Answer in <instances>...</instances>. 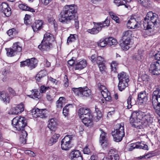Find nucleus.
I'll return each instance as SVG.
<instances>
[{
  "label": "nucleus",
  "instance_id": "obj_48",
  "mask_svg": "<svg viewBox=\"0 0 160 160\" xmlns=\"http://www.w3.org/2000/svg\"><path fill=\"white\" fill-rule=\"evenodd\" d=\"M17 32L16 29L14 28H12L9 30L7 32V33L10 37H12L16 35Z\"/></svg>",
  "mask_w": 160,
  "mask_h": 160
},
{
  "label": "nucleus",
  "instance_id": "obj_11",
  "mask_svg": "<svg viewBox=\"0 0 160 160\" xmlns=\"http://www.w3.org/2000/svg\"><path fill=\"white\" fill-rule=\"evenodd\" d=\"M145 112L141 111L137 112L135 111L133 112L131 114L130 118V121L131 122H133L134 119L140 121L142 120V122H143V118L144 117Z\"/></svg>",
  "mask_w": 160,
  "mask_h": 160
},
{
  "label": "nucleus",
  "instance_id": "obj_1",
  "mask_svg": "<svg viewBox=\"0 0 160 160\" xmlns=\"http://www.w3.org/2000/svg\"><path fill=\"white\" fill-rule=\"evenodd\" d=\"M77 8L74 5H66L58 16L59 21L63 23L68 24L76 16Z\"/></svg>",
  "mask_w": 160,
  "mask_h": 160
},
{
  "label": "nucleus",
  "instance_id": "obj_12",
  "mask_svg": "<svg viewBox=\"0 0 160 160\" xmlns=\"http://www.w3.org/2000/svg\"><path fill=\"white\" fill-rule=\"evenodd\" d=\"M119 157L117 152L114 148L110 149L108 152V156L104 157L102 160H118Z\"/></svg>",
  "mask_w": 160,
  "mask_h": 160
},
{
  "label": "nucleus",
  "instance_id": "obj_37",
  "mask_svg": "<svg viewBox=\"0 0 160 160\" xmlns=\"http://www.w3.org/2000/svg\"><path fill=\"white\" fill-rule=\"evenodd\" d=\"M19 8L22 10L28 11L32 12H34L35 10L34 9L28 7L23 4H19L18 6Z\"/></svg>",
  "mask_w": 160,
  "mask_h": 160
},
{
  "label": "nucleus",
  "instance_id": "obj_17",
  "mask_svg": "<svg viewBox=\"0 0 160 160\" xmlns=\"http://www.w3.org/2000/svg\"><path fill=\"white\" fill-rule=\"evenodd\" d=\"M52 47V43L42 40L40 44L38 46V48L42 51H48Z\"/></svg>",
  "mask_w": 160,
  "mask_h": 160
},
{
  "label": "nucleus",
  "instance_id": "obj_33",
  "mask_svg": "<svg viewBox=\"0 0 160 160\" xmlns=\"http://www.w3.org/2000/svg\"><path fill=\"white\" fill-rule=\"evenodd\" d=\"M0 98L1 100L4 102L8 103L9 102L10 98L8 93L4 92H0Z\"/></svg>",
  "mask_w": 160,
  "mask_h": 160
},
{
  "label": "nucleus",
  "instance_id": "obj_47",
  "mask_svg": "<svg viewBox=\"0 0 160 160\" xmlns=\"http://www.w3.org/2000/svg\"><path fill=\"white\" fill-rule=\"evenodd\" d=\"M109 15L112 19L115 21L117 23H119L120 22L119 18L115 13L112 12H110Z\"/></svg>",
  "mask_w": 160,
  "mask_h": 160
},
{
  "label": "nucleus",
  "instance_id": "obj_51",
  "mask_svg": "<svg viewBox=\"0 0 160 160\" xmlns=\"http://www.w3.org/2000/svg\"><path fill=\"white\" fill-rule=\"evenodd\" d=\"M118 63L115 61H112L111 64V67L112 71L114 72L116 71L117 68Z\"/></svg>",
  "mask_w": 160,
  "mask_h": 160
},
{
  "label": "nucleus",
  "instance_id": "obj_28",
  "mask_svg": "<svg viewBox=\"0 0 160 160\" xmlns=\"http://www.w3.org/2000/svg\"><path fill=\"white\" fill-rule=\"evenodd\" d=\"M38 60L35 58L28 59V67L30 69L35 68L37 65Z\"/></svg>",
  "mask_w": 160,
  "mask_h": 160
},
{
  "label": "nucleus",
  "instance_id": "obj_50",
  "mask_svg": "<svg viewBox=\"0 0 160 160\" xmlns=\"http://www.w3.org/2000/svg\"><path fill=\"white\" fill-rule=\"evenodd\" d=\"M75 34H70L67 39V43L69 44V43H71L76 40Z\"/></svg>",
  "mask_w": 160,
  "mask_h": 160
},
{
  "label": "nucleus",
  "instance_id": "obj_43",
  "mask_svg": "<svg viewBox=\"0 0 160 160\" xmlns=\"http://www.w3.org/2000/svg\"><path fill=\"white\" fill-rule=\"evenodd\" d=\"M133 121V122H131L130 121V123L132 124V126L137 128L140 129L142 128V126L141 125L142 122H141L140 121L136 120L135 119H134Z\"/></svg>",
  "mask_w": 160,
  "mask_h": 160
},
{
  "label": "nucleus",
  "instance_id": "obj_20",
  "mask_svg": "<svg viewBox=\"0 0 160 160\" xmlns=\"http://www.w3.org/2000/svg\"><path fill=\"white\" fill-rule=\"evenodd\" d=\"M148 95L145 91H141L138 94L137 100L141 103L145 102L148 100Z\"/></svg>",
  "mask_w": 160,
  "mask_h": 160
},
{
  "label": "nucleus",
  "instance_id": "obj_59",
  "mask_svg": "<svg viewBox=\"0 0 160 160\" xmlns=\"http://www.w3.org/2000/svg\"><path fill=\"white\" fill-rule=\"evenodd\" d=\"M63 82L65 87H67L68 86V79L67 75H65L64 77Z\"/></svg>",
  "mask_w": 160,
  "mask_h": 160
},
{
  "label": "nucleus",
  "instance_id": "obj_62",
  "mask_svg": "<svg viewBox=\"0 0 160 160\" xmlns=\"http://www.w3.org/2000/svg\"><path fill=\"white\" fill-rule=\"evenodd\" d=\"M25 153L29 155L31 157H34L35 156V154L33 152L28 150H26L25 151Z\"/></svg>",
  "mask_w": 160,
  "mask_h": 160
},
{
  "label": "nucleus",
  "instance_id": "obj_42",
  "mask_svg": "<svg viewBox=\"0 0 160 160\" xmlns=\"http://www.w3.org/2000/svg\"><path fill=\"white\" fill-rule=\"evenodd\" d=\"M47 72L45 70L40 71L36 76V79L37 81L39 82L41 78L47 75Z\"/></svg>",
  "mask_w": 160,
  "mask_h": 160
},
{
  "label": "nucleus",
  "instance_id": "obj_57",
  "mask_svg": "<svg viewBox=\"0 0 160 160\" xmlns=\"http://www.w3.org/2000/svg\"><path fill=\"white\" fill-rule=\"evenodd\" d=\"M100 71L102 73H103L105 71L106 68L105 63L98 65Z\"/></svg>",
  "mask_w": 160,
  "mask_h": 160
},
{
  "label": "nucleus",
  "instance_id": "obj_35",
  "mask_svg": "<svg viewBox=\"0 0 160 160\" xmlns=\"http://www.w3.org/2000/svg\"><path fill=\"white\" fill-rule=\"evenodd\" d=\"M38 113V117L41 118H46L48 116V111L46 109H39Z\"/></svg>",
  "mask_w": 160,
  "mask_h": 160
},
{
  "label": "nucleus",
  "instance_id": "obj_4",
  "mask_svg": "<svg viewBox=\"0 0 160 160\" xmlns=\"http://www.w3.org/2000/svg\"><path fill=\"white\" fill-rule=\"evenodd\" d=\"M95 112L94 113L93 115H90L87 117H84L83 118H81L85 125L88 126L92 122L93 119L94 121L98 122L102 117V114L101 111L96 106L95 107Z\"/></svg>",
  "mask_w": 160,
  "mask_h": 160
},
{
  "label": "nucleus",
  "instance_id": "obj_56",
  "mask_svg": "<svg viewBox=\"0 0 160 160\" xmlns=\"http://www.w3.org/2000/svg\"><path fill=\"white\" fill-rule=\"evenodd\" d=\"M54 97L50 92L47 93L46 94V98L47 100L51 102H52Z\"/></svg>",
  "mask_w": 160,
  "mask_h": 160
},
{
  "label": "nucleus",
  "instance_id": "obj_32",
  "mask_svg": "<svg viewBox=\"0 0 160 160\" xmlns=\"http://www.w3.org/2000/svg\"><path fill=\"white\" fill-rule=\"evenodd\" d=\"M60 135L58 134H55L50 138L48 142V144L51 146L58 141V138L60 137Z\"/></svg>",
  "mask_w": 160,
  "mask_h": 160
},
{
  "label": "nucleus",
  "instance_id": "obj_23",
  "mask_svg": "<svg viewBox=\"0 0 160 160\" xmlns=\"http://www.w3.org/2000/svg\"><path fill=\"white\" fill-rule=\"evenodd\" d=\"M80 93V96L88 97L91 95L92 92L91 90L88 89L87 87H82Z\"/></svg>",
  "mask_w": 160,
  "mask_h": 160
},
{
  "label": "nucleus",
  "instance_id": "obj_45",
  "mask_svg": "<svg viewBox=\"0 0 160 160\" xmlns=\"http://www.w3.org/2000/svg\"><path fill=\"white\" fill-rule=\"evenodd\" d=\"M131 31L128 30L125 31L123 33V35L122 37V40L126 39H131Z\"/></svg>",
  "mask_w": 160,
  "mask_h": 160
},
{
  "label": "nucleus",
  "instance_id": "obj_24",
  "mask_svg": "<svg viewBox=\"0 0 160 160\" xmlns=\"http://www.w3.org/2000/svg\"><path fill=\"white\" fill-rule=\"evenodd\" d=\"M31 98L38 100L42 97V94L37 89H34L32 91L31 94L29 96Z\"/></svg>",
  "mask_w": 160,
  "mask_h": 160
},
{
  "label": "nucleus",
  "instance_id": "obj_3",
  "mask_svg": "<svg viewBox=\"0 0 160 160\" xmlns=\"http://www.w3.org/2000/svg\"><path fill=\"white\" fill-rule=\"evenodd\" d=\"M112 134L114 141L117 142L121 141L125 136L123 123L117 124L115 126L114 130L112 132Z\"/></svg>",
  "mask_w": 160,
  "mask_h": 160
},
{
  "label": "nucleus",
  "instance_id": "obj_10",
  "mask_svg": "<svg viewBox=\"0 0 160 160\" xmlns=\"http://www.w3.org/2000/svg\"><path fill=\"white\" fill-rule=\"evenodd\" d=\"M149 71L152 74L158 75L160 74V61L158 62H153L150 65Z\"/></svg>",
  "mask_w": 160,
  "mask_h": 160
},
{
  "label": "nucleus",
  "instance_id": "obj_21",
  "mask_svg": "<svg viewBox=\"0 0 160 160\" xmlns=\"http://www.w3.org/2000/svg\"><path fill=\"white\" fill-rule=\"evenodd\" d=\"M78 113L80 114V118H82L85 116H88L90 115H92L90 112L89 109L86 108H80L78 111Z\"/></svg>",
  "mask_w": 160,
  "mask_h": 160
},
{
  "label": "nucleus",
  "instance_id": "obj_36",
  "mask_svg": "<svg viewBox=\"0 0 160 160\" xmlns=\"http://www.w3.org/2000/svg\"><path fill=\"white\" fill-rule=\"evenodd\" d=\"M99 88L101 91V94L104 98H106V97H107L108 95L110 94V93L107 92V90L103 85H100Z\"/></svg>",
  "mask_w": 160,
  "mask_h": 160
},
{
  "label": "nucleus",
  "instance_id": "obj_7",
  "mask_svg": "<svg viewBox=\"0 0 160 160\" xmlns=\"http://www.w3.org/2000/svg\"><path fill=\"white\" fill-rule=\"evenodd\" d=\"M73 137L72 135H67L61 142V147L62 150H69L72 147L71 144Z\"/></svg>",
  "mask_w": 160,
  "mask_h": 160
},
{
  "label": "nucleus",
  "instance_id": "obj_2",
  "mask_svg": "<svg viewBox=\"0 0 160 160\" xmlns=\"http://www.w3.org/2000/svg\"><path fill=\"white\" fill-rule=\"evenodd\" d=\"M159 23V20L158 14L152 12H149L144 19L143 28L146 30L153 29L157 30Z\"/></svg>",
  "mask_w": 160,
  "mask_h": 160
},
{
  "label": "nucleus",
  "instance_id": "obj_25",
  "mask_svg": "<svg viewBox=\"0 0 160 160\" xmlns=\"http://www.w3.org/2000/svg\"><path fill=\"white\" fill-rule=\"evenodd\" d=\"M123 41L120 44V46L122 48L124 51H127L130 48V42L131 41V39H127L122 40Z\"/></svg>",
  "mask_w": 160,
  "mask_h": 160
},
{
  "label": "nucleus",
  "instance_id": "obj_16",
  "mask_svg": "<svg viewBox=\"0 0 160 160\" xmlns=\"http://www.w3.org/2000/svg\"><path fill=\"white\" fill-rule=\"evenodd\" d=\"M135 148L142 149L147 150H148V147L147 145L142 143L141 142H137L131 144L129 150L130 151H131Z\"/></svg>",
  "mask_w": 160,
  "mask_h": 160
},
{
  "label": "nucleus",
  "instance_id": "obj_30",
  "mask_svg": "<svg viewBox=\"0 0 160 160\" xmlns=\"http://www.w3.org/2000/svg\"><path fill=\"white\" fill-rule=\"evenodd\" d=\"M87 65L86 61L83 60L76 64L75 69L81 70L86 67Z\"/></svg>",
  "mask_w": 160,
  "mask_h": 160
},
{
  "label": "nucleus",
  "instance_id": "obj_18",
  "mask_svg": "<svg viewBox=\"0 0 160 160\" xmlns=\"http://www.w3.org/2000/svg\"><path fill=\"white\" fill-rule=\"evenodd\" d=\"M70 157L71 160H83L81 152L78 150H74L70 153Z\"/></svg>",
  "mask_w": 160,
  "mask_h": 160
},
{
  "label": "nucleus",
  "instance_id": "obj_13",
  "mask_svg": "<svg viewBox=\"0 0 160 160\" xmlns=\"http://www.w3.org/2000/svg\"><path fill=\"white\" fill-rule=\"evenodd\" d=\"M152 102L153 106H155L156 103L157 105H160V89H157L154 91L152 94Z\"/></svg>",
  "mask_w": 160,
  "mask_h": 160
},
{
  "label": "nucleus",
  "instance_id": "obj_19",
  "mask_svg": "<svg viewBox=\"0 0 160 160\" xmlns=\"http://www.w3.org/2000/svg\"><path fill=\"white\" fill-rule=\"evenodd\" d=\"M43 22L40 20H35L32 25V27L34 32H38L42 28Z\"/></svg>",
  "mask_w": 160,
  "mask_h": 160
},
{
  "label": "nucleus",
  "instance_id": "obj_44",
  "mask_svg": "<svg viewBox=\"0 0 160 160\" xmlns=\"http://www.w3.org/2000/svg\"><path fill=\"white\" fill-rule=\"evenodd\" d=\"M131 1L132 0H115L114 2L118 7L120 5H124L127 8L126 5L125 4L126 3V1L129 2Z\"/></svg>",
  "mask_w": 160,
  "mask_h": 160
},
{
  "label": "nucleus",
  "instance_id": "obj_14",
  "mask_svg": "<svg viewBox=\"0 0 160 160\" xmlns=\"http://www.w3.org/2000/svg\"><path fill=\"white\" fill-rule=\"evenodd\" d=\"M0 10L6 17H9L11 13V9L8 3L2 2L0 5Z\"/></svg>",
  "mask_w": 160,
  "mask_h": 160
},
{
  "label": "nucleus",
  "instance_id": "obj_15",
  "mask_svg": "<svg viewBox=\"0 0 160 160\" xmlns=\"http://www.w3.org/2000/svg\"><path fill=\"white\" fill-rule=\"evenodd\" d=\"M127 27L130 29H135L139 28V24L136 19L133 17H131L127 24Z\"/></svg>",
  "mask_w": 160,
  "mask_h": 160
},
{
  "label": "nucleus",
  "instance_id": "obj_49",
  "mask_svg": "<svg viewBox=\"0 0 160 160\" xmlns=\"http://www.w3.org/2000/svg\"><path fill=\"white\" fill-rule=\"evenodd\" d=\"M39 109L38 108H34L32 110L31 113L33 117L35 118L38 117V113L39 112Z\"/></svg>",
  "mask_w": 160,
  "mask_h": 160
},
{
  "label": "nucleus",
  "instance_id": "obj_64",
  "mask_svg": "<svg viewBox=\"0 0 160 160\" xmlns=\"http://www.w3.org/2000/svg\"><path fill=\"white\" fill-rule=\"evenodd\" d=\"M21 133L20 137H22V138H27L28 135V133L27 132L24 130H22Z\"/></svg>",
  "mask_w": 160,
  "mask_h": 160
},
{
  "label": "nucleus",
  "instance_id": "obj_9",
  "mask_svg": "<svg viewBox=\"0 0 160 160\" xmlns=\"http://www.w3.org/2000/svg\"><path fill=\"white\" fill-rule=\"evenodd\" d=\"M154 116L152 112H147L143 118V122L142 124L145 127L149 126L153 122Z\"/></svg>",
  "mask_w": 160,
  "mask_h": 160
},
{
  "label": "nucleus",
  "instance_id": "obj_5",
  "mask_svg": "<svg viewBox=\"0 0 160 160\" xmlns=\"http://www.w3.org/2000/svg\"><path fill=\"white\" fill-rule=\"evenodd\" d=\"M110 22V20L108 18L104 22H93V28L91 29H88L87 32L92 34H97L101 30L102 27L109 26Z\"/></svg>",
  "mask_w": 160,
  "mask_h": 160
},
{
  "label": "nucleus",
  "instance_id": "obj_53",
  "mask_svg": "<svg viewBox=\"0 0 160 160\" xmlns=\"http://www.w3.org/2000/svg\"><path fill=\"white\" fill-rule=\"evenodd\" d=\"M143 57V56L142 51L141 50H138V54L135 57L139 61H141L142 60Z\"/></svg>",
  "mask_w": 160,
  "mask_h": 160
},
{
  "label": "nucleus",
  "instance_id": "obj_39",
  "mask_svg": "<svg viewBox=\"0 0 160 160\" xmlns=\"http://www.w3.org/2000/svg\"><path fill=\"white\" fill-rule=\"evenodd\" d=\"M108 45L109 46L115 45L118 43V42L116 39L113 38L112 37H109L106 38Z\"/></svg>",
  "mask_w": 160,
  "mask_h": 160
},
{
  "label": "nucleus",
  "instance_id": "obj_29",
  "mask_svg": "<svg viewBox=\"0 0 160 160\" xmlns=\"http://www.w3.org/2000/svg\"><path fill=\"white\" fill-rule=\"evenodd\" d=\"M66 103V100L64 97H60L56 102V107L59 110H61Z\"/></svg>",
  "mask_w": 160,
  "mask_h": 160
},
{
  "label": "nucleus",
  "instance_id": "obj_52",
  "mask_svg": "<svg viewBox=\"0 0 160 160\" xmlns=\"http://www.w3.org/2000/svg\"><path fill=\"white\" fill-rule=\"evenodd\" d=\"M96 62L98 65L105 63L104 59L102 57L98 56L97 57Z\"/></svg>",
  "mask_w": 160,
  "mask_h": 160
},
{
  "label": "nucleus",
  "instance_id": "obj_27",
  "mask_svg": "<svg viewBox=\"0 0 160 160\" xmlns=\"http://www.w3.org/2000/svg\"><path fill=\"white\" fill-rule=\"evenodd\" d=\"M118 77L119 81L129 82V81L128 76L124 72L118 73Z\"/></svg>",
  "mask_w": 160,
  "mask_h": 160
},
{
  "label": "nucleus",
  "instance_id": "obj_8",
  "mask_svg": "<svg viewBox=\"0 0 160 160\" xmlns=\"http://www.w3.org/2000/svg\"><path fill=\"white\" fill-rule=\"evenodd\" d=\"M99 131L101 132L99 138V142L102 148L105 149L107 147H109L110 144L107 140L106 133L101 128L99 129Z\"/></svg>",
  "mask_w": 160,
  "mask_h": 160
},
{
  "label": "nucleus",
  "instance_id": "obj_38",
  "mask_svg": "<svg viewBox=\"0 0 160 160\" xmlns=\"http://www.w3.org/2000/svg\"><path fill=\"white\" fill-rule=\"evenodd\" d=\"M127 102L128 104L127 107L129 109L131 108L132 105L135 104L136 102L135 100L133 99L132 96L130 95L127 100Z\"/></svg>",
  "mask_w": 160,
  "mask_h": 160
},
{
  "label": "nucleus",
  "instance_id": "obj_54",
  "mask_svg": "<svg viewBox=\"0 0 160 160\" xmlns=\"http://www.w3.org/2000/svg\"><path fill=\"white\" fill-rule=\"evenodd\" d=\"M78 16L76 15L73 19V21H71L70 22L74 21V26L76 29H78L79 28V23L78 20Z\"/></svg>",
  "mask_w": 160,
  "mask_h": 160
},
{
  "label": "nucleus",
  "instance_id": "obj_55",
  "mask_svg": "<svg viewBox=\"0 0 160 160\" xmlns=\"http://www.w3.org/2000/svg\"><path fill=\"white\" fill-rule=\"evenodd\" d=\"M81 89L82 87H79L78 88H72V90L76 95L80 96V93H81Z\"/></svg>",
  "mask_w": 160,
  "mask_h": 160
},
{
  "label": "nucleus",
  "instance_id": "obj_63",
  "mask_svg": "<svg viewBox=\"0 0 160 160\" xmlns=\"http://www.w3.org/2000/svg\"><path fill=\"white\" fill-rule=\"evenodd\" d=\"M155 59L156 60H157V61L155 62H159L160 61V52H159L158 53L154 55Z\"/></svg>",
  "mask_w": 160,
  "mask_h": 160
},
{
  "label": "nucleus",
  "instance_id": "obj_31",
  "mask_svg": "<svg viewBox=\"0 0 160 160\" xmlns=\"http://www.w3.org/2000/svg\"><path fill=\"white\" fill-rule=\"evenodd\" d=\"M57 124L53 118L51 119L49 121L48 127L51 131H55L57 128Z\"/></svg>",
  "mask_w": 160,
  "mask_h": 160
},
{
  "label": "nucleus",
  "instance_id": "obj_22",
  "mask_svg": "<svg viewBox=\"0 0 160 160\" xmlns=\"http://www.w3.org/2000/svg\"><path fill=\"white\" fill-rule=\"evenodd\" d=\"M24 110V106L22 103L18 105L12 109V114H18L21 113Z\"/></svg>",
  "mask_w": 160,
  "mask_h": 160
},
{
  "label": "nucleus",
  "instance_id": "obj_6",
  "mask_svg": "<svg viewBox=\"0 0 160 160\" xmlns=\"http://www.w3.org/2000/svg\"><path fill=\"white\" fill-rule=\"evenodd\" d=\"M12 124L16 130H24L25 127L27 125V120L24 117H17L12 119Z\"/></svg>",
  "mask_w": 160,
  "mask_h": 160
},
{
  "label": "nucleus",
  "instance_id": "obj_58",
  "mask_svg": "<svg viewBox=\"0 0 160 160\" xmlns=\"http://www.w3.org/2000/svg\"><path fill=\"white\" fill-rule=\"evenodd\" d=\"M49 88V87L42 86L40 87V92L41 93H45Z\"/></svg>",
  "mask_w": 160,
  "mask_h": 160
},
{
  "label": "nucleus",
  "instance_id": "obj_41",
  "mask_svg": "<svg viewBox=\"0 0 160 160\" xmlns=\"http://www.w3.org/2000/svg\"><path fill=\"white\" fill-rule=\"evenodd\" d=\"M12 48L15 50L17 53L18 52H20L22 50V47L20 46V44L19 42H17L13 43Z\"/></svg>",
  "mask_w": 160,
  "mask_h": 160
},
{
  "label": "nucleus",
  "instance_id": "obj_46",
  "mask_svg": "<svg viewBox=\"0 0 160 160\" xmlns=\"http://www.w3.org/2000/svg\"><path fill=\"white\" fill-rule=\"evenodd\" d=\"M107 38L100 39L98 42V45L101 47H104L108 45Z\"/></svg>",
  "mask_w": 160,
  "mask_h": 160
},
{
  "label": "nucleus",
  "instance_id": "obj_40",
  "mask_svg": "<svg viewBox=\"0 0 160 160\" xmlns=\"http://www.w3.org/2000/svg\"><path fill=\"white\" fill-rule=\"evenodd\" d=\"M6 49L7 51V54L8 56L12 57L17 53L16 50H14L12 47L10 48H6Z\"/></svg>",
  "mask_w": 160,
  "mask_h": 160
},
{
  "label": "nucleus",
  "instance_id": "obj_61",
  "mask_svg": "<svg viewBox=\"0 0 160 160\" xmlns=\"http://www.w3.org/2000/svg\"><path fill=\"white\" fill-rule=\"evenodd\" d=\"M20 66L21 67H24L27 66L28 67V59L24 61H22L20 62Z\"/></svg>",
  "mask_w": 160,
  "mask_h": 160
},
{
  "label": "nucleus",
  "instance_id": "obj_60",
  "mask_svg": "<svg viewBox=\"0 0 160 160\" xmlns=\"http://www.w3.org/2000/svg\"><path fill=\"white\" fill-rule=\"evenodd\" d=\"M141 79L144 82H147L149 80V78L147 75L146 74H144L142 76Z\"/></svg>",
  "mask_w": 160,
  "mask_h": 160
},
{
  "label": "nucleus",
  "instance_id": "obj_26",
  "mask_svg": "<svg viewBox=\"0 0 160 160\" xmlns=\"http://www.w3.org/2000/svg\"><path fill=\"white\" fill-rule=\"evenodd\" d=\"M55 39L53 35L49 33L46 32L44 35L43 41L52 43Z\"/></svg>",
  "mask_w": 160,
  "mask_h": 160
},
{
  "label": "nucleus",
  "instance_id": "obj_34",
  "mask_svg": "<svg viewBox=\"0 0 160 160\" xmlns=\"http://www.w3.org/2000/svg\"><path fill=\"white\" fill-rule=\"evenodd\" d=\"M128 82L119 81L118 83V89L120 91L124 90L128 86Z\"/></svg>",
  "mask_w": 160,
  "mask_h": 160
}]
</instances>
